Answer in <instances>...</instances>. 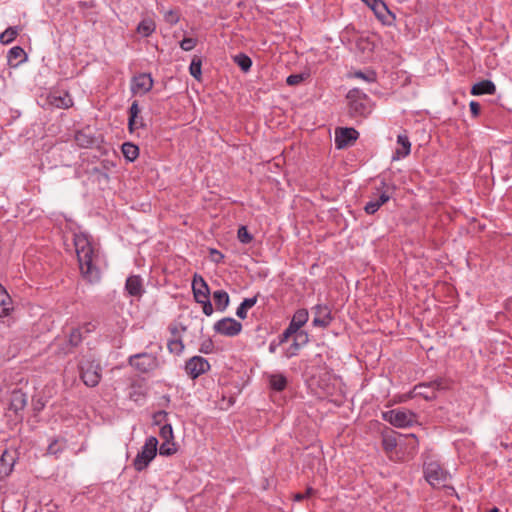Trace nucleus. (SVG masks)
I'll return each mask as SVG.
<instances>
[{
	"mask_svg": "<svg viewBox=\"0 0 512 512\" xmlns=\"http://www.w3.org/2000/svg\"><path fill=\"white\" fill-rule=\"evenodd\" d=\"M75 140L79 146L88 147L93 144L94 140L90 137H87L84 133L79 132L75 136Z\"/></svg>",
	"mask_w": 512,
	"mask_h": 512,
	"instance_id": "nucleus-38",
	"label": "nucleus"
},
{
	"mask_svg": "<svg viewBox=\"0 0 512 512\" xmlns=\"http://www.w3.org/2000/svg\"><path fill=\"white\" fill-rule=\"evenodd\" d=\"M122 153L129 161H134L139 155V148L133 143L126 142L122 145Z\"/></svg>",
	"mask_w": 512,
	"mask_h": 512,
	"instance_id": "nucleus-30",
	"label": "nucleus"
},
{
	"mask_svg": "<svg viewBox=\"0 0 512 512\" xmlns=\"http://www.w3.org/2000/svg\"><path fill=\"white\" fill-rule=\"evenodd\" d=\"M238 239L243 244H248L252 241L253 237L245 226H241L237 233Z\"/></svg>",
	"mask_w": 512,
	"mask_h": 512,
	"instance_id": "nucleus-36",
	"label": "nucleus"
},
{
	"mask_svg": "<svg viewBox=\"0 0 512 512\" xmlns=\"http://www.w3.org/2000/svg\"><path fill=\"white\" fill-rule=\"evenodd\" d=\"M158 440L154 436H150L146 439L141 451L136 455L133 466L135 470H144L149 463L155 458L157 454Z\"/></svg>",
	"mask_w": 512,
	"mask_h": 512,
	"instance_id": "nucleus-3",
	"label": "nucleus"
},
{
	"mask_svg": "<svg viewBox=\"0 0 512 512\" xmlns=\"http://www.w3.org/2000/svg\"><path fill=\"white\" fill-rule=\"evenodd\" d=\"M199 304H202V310H203V313L207 316H210L212 315L213 313V306L211 304V301L209 299H207L206 301H203V302H198Z\"/></svg>",
	"mask_w": 512,
	"mask_h": 512,
	"instance_id": "nucleus-49",
	"label": "nucleus"
},
{
	"mask_svg": "<svg viewBox=\"0 0 512 512\" xmlns=\"http://www.w3.org/2000/svg\"><path fill=\"white\" fill-rule=\"evenodd\" d=\"M213 348V342L210 339H208L201 343L199 350L204 354H210L213 351Z\"/></svg>",
	"mask_w": 512,
	"mask_h": 512,
	"instance_id": "nucleus-47",
	"label": "nucleus"
},
{
	"mask_svg": "<svg viewBox=\"0 0 512 512\" xmlns=\"http://www.w3.org/2000/svg\"><path fill=\"white\" fill-rule=\"evenodd\" d=\"M50 103L57 108H69L73 104L72 99L67 93L58 96L52 95Z\"/></svg>",
	"mask_w": 512,
	"mask_h": 512,
	"instance_id": "nucleus-27",
	"label": "nucleus"
},
{
	"mask_svg": "<svg viewBox=\"0 0 512 512\" xmlns=\"http://www.w3.org/2000/svg\"><path fill=\"white\" fill-rule=\"evenodd\" d=\"M82 341V335L79 329H72L69 335V343L72 346H77Z\"/></svg>",
	"mask_w": 512,
	"mask_h": 512,
	"instance_id": "nucleus-42",
	"label": "nucleus"
},
{
	"mask_svg": "<svg viewBox=\"0 0 512 512\" xmlns=\"http://www.w3.org/2000/svg\"><path fill=\"white\" fill-rule=\"evenodd\" d=\"M74 245L81 274L89 282H97L100 279V271L96 266L99 256L98 250L92 246L85 234H76Z\"/></svg>",
	"mask_w": 512,
	"mask_h": 512,
	"instance_id": "nucleus-1",
	"label": "nucleus"
},
{
	"mask_svg": "<svg viewBox=\"0 0 512 512\" xmlns=\"http://www.w3.org/2000/svg\"><path fill=\"white\" fill-rule=\"evenodd\" d=\"M308 319H309L308 310L304 309V308L298 309L294 313L289 325L298 331V330H300V328L302 326H304L307 323Z\"/></svg>",
	"mask_w": 512,
	"mask_h": 512,
	"instance_id": "nucleus-24",
	"label": "nucleus"
},
{
	"mask_svg": "<svg viewBox=\"0 0 512 512\" xmlns=\"http://www.w3.org/2000/svg\"><path fill=\"white\" fill-rule=\"evenodd\" d=\"M359 94H360L359 90L354 89V90L349 91L347 97H348V99H350L351 111L354 112L355 114L363 115V114H365L367 108L362 102L355 100V98L359 97Z\"/></svg>",
	"mask_w": 512,
	"mask_h": 512,
	"instance_id": "nucleus-23",
	"label": "nucleus"
},
{
	"mask_svg": "<svg viewBox=\"0 0 512 512\" xmlns=\"http://www.w3.org/2000/svg\"><path fill=\"white\" fill-rule=\"evenodd\" d=\"M216 309L223 312L229 305V295L224 290H217L213 293Z\"/></svg>",
	"mask_w": 512,
	"mask_h": 512,
	"instance_id": "nucleus-25",
	"label": "nucleus"
},
{
	"mask_svg": "<svg viewBox=\"0 0 512 512\" xmlns=\"http://www.w3.org/2000/svg\"><path fill=\"white\" fill-rule=\"evenodd\" d=\"M297 333V330L292 326L288 325V327L283 331V333L279 336V344H283L288 341V339Z\"/></svg>",
	"mask_w": 512,
	"mask_h": 512,
	"instance_id": "nucleus-41",
	"label": "nucleus"
},
{
	"mask_svg": "<svg viewBox=\"0 0 512 512\" xmlns=\"http://www.w3.org/2000/svg\"><path fill=\"white\" fill-rule=\"evenodd\" d=\"M397 144L399 147L396 149L395 154L393 156L394 160L406 157L407 155H409L411 149V143L406 134H399L397 136Z\"/></svg>",
	"mask_w": 512,
	"mask_h": 512,
	"instance_id": "nucleus-16",
	"label": "nucleus"
},
{
	"mask_svg": "<svg viewBox=\"0 0 512 512\" xmlns=\"http://www.w3.org/2000/svg\"><path fill=\"white\" fill-rule=\"evenodd\" d=\"M80 378L87 387H96L102 378V367L99 362L83 358L79 364Z\"/></svg>",
	"mask_w": 512,
	"mask_h": 512,
	"instance_id": "nucleus-2",
	"label": "nucleus"
},
{
	"mask_svg": "<svg viewBox=\"0 0 512 512\" xmlns=\"http://www.w3.org/2000/svg\"><path fill=\"white\" fill-rule=\"evenodd\" d=\"M15 458L12 453L5 450L0 458V476L7 477L13 470Z\"/></svg>",
	"mask_w": 512,
	"mask_h": 512,
	"instance_id": "nucleus-18",
	"label": "nucleus"
},
{
	"mask_svg": "<svg viewBox=\"0 0 512 512\" xmlns=\"http://www.w3.org/2000/svg\"><path fill=\"white\" fill-rule=\"evenodd\" d=\"M18 34V30L15 27H9L4 32L0 34V42L3 44H8L12 42Z\"/></svg>",
	"mask_w": 512,
	"mask_h": 512,
	"instance_id": "nucleus-33",
	"label": "nucleus"
},
{
	"mask_svg": "<svg viewBox=\"0 0 512 512\" xmlns=\"http://www.w3.org/2000/svg\"><path fill=\"white\" fill-rule=\"evenodd\" d=\"M270 387L275 391H282L285 389L287 379L282 374H272L269 377Z\"/></svg>",
	"mask_w": 512,
	"mask_h": 512,
	"instance_id": "nucleus-29",
	"label": "nucleus"
},
{
	"mask_svg": "<svg viewBox=\"0 0 512 512\" xmlns=\"http://www.w3.org/2000/svg\"><path fill=\"white\" fill-rule=\"evenodd\" d=\"M448 387L447 381L444 379H437L429 383H422L414 387L415 395L422 396L426 400H433L436 398V392L444 390Z\"/></svg>",
	"mask_w": 512,
	"mask_h": 512,
	"instance_id": "nucleus-6",
	"label": "nucleus"
},
{
	"mask_svg": "<svg viewBox=\"0 0 512 512\" xmlns=\"http://www.w3.org/2000/svg\"><path fill=\"white\" fill-rule=\"evenodd\" d=\"M44 404L41 403V404H37V406L35 407V410H41L43 408Z\"/></svg>",
	"mask_w": 512,
	"mask_h": 512,
	"instance_id": "nucleus-58",
	"label": "nucleus"
},
{
	"mask_svg": "<svg viewBox=\"0 0 512 512\" xmlns=\"http://www.w3.org/2000/svg\"><path fill=\"white\" fill-rule=\"evenodd\" d=\"M168 348L171 352L179 353L183 349L182 342L179 340H173L168 343Z\"/></svg>",
	"mask_w": 512,
	"mask_h": 512,
	"instance_id": "nucleus-48",
	"label": "nucleus"
},
{
	"mask_svg": "<svg viewBox=\"0 0 512 512\" xmlns=\"http://www.w3.org/2000/svg\"><path fill=\"white\" fill-rule=\"evenodd\" d=\"M125 290L130 296L140 298L145 292L142 278L138 275L129 276L125 283Z\"/></svg>",
	"mask_w": 512,
	"mask_h": 512,
	"instance_id": "nucleus-14",
	"label": "nucleus"
},
{
	"mask_svg": "<svg viewBox=\"0 0 512 512\" xmlns=\"http://www.w3.org/2000/svg\"><path fill=\"white\" fill-rule=\"evenodd\" d=\"M424 476L427 482L433 487L444 486L448 474L443 470L438 462L431 461L424 465Z\"/></svg>",
	"mask_w": 512,
	"mask_h": 512,
	"instance_id": "nucleus-4",
	"label": "nucleus"
},
{
	"mask_svg": "<svg viewBox=\"0 0 512 512\" xmlns=\"http://www.w3.org/2000/svg\"><path fill=\"white\" fill-rule=\"evenodd\" d=\"M356 48L363 53H370L374 49V44L366 37H359L356 40Z\"/></svg>",
	"mask_w": 512,
	"mask_h": 512,
	"instance_id": "nucleus-32",
	"label": "nucleus"
},
{
	"mask_svg": "<svg viewBox=\"0 0 512 512\" xmlns=\"http://www.w3.org/2000/svg\"><path fill=\"white\" fill-rule=\"evenodd\" d=\"M211 254L213 255V260L217 263L223 259V255L217 250H211Z\"/></svg>",
	"mask_w": 512,
	"mask_h": 512,
	"instance_id": "nucleus-54",
	"label": "nucleus"
},
{
	"mask_svg": "<svg viewBox=\"0 0 512 512\" xmlns=\"http://www.w3.org/2000/svg\"><path fill=\"white\" fill-rule=\"evenodd\" d=\"M313 493H314L313 488L309 487V488H307L305 493H297V494H295L294 495V500L295 501H302L303 499L311 496Z\"/></svg>",
	"mask_w": 512,
	"mask_h": 512,
	"instance_id": "nucleus-52",
	"label": "nucleus"
},
{
	"mask_svg": "<svg viewBox=\"0 0 512 512\" xmlns=\"http://www.w3.org/2000/svg\"><path fill=\"white\" fill-rule=\"evenodd\" d=\"M140 113V108L137 101H134L129 108V121L128 128L130 132H133L135 129L143 126V120L138 119V115Z\"/></svg>",
	"mask_w": 512,
	"mask_h": 512,
	"instance_id": "nucleus-20",
	"label": "nucleus"
},
{
	"mask_svg": "<svg viewBox=\"0 0 512 512\" xmlns=\"http://www.w3.org/2000/svg\"><path fill=\"white\" fill-rule=\"evenodd\" d=\"M62 451V447L57 440L51 442L47 448V453L50 455H58Z\"/></svg>",
	"mask_w": 512,
	"mask_h": 512,
	"instance_id": "nucleus-46",
	"label": "nucleus"
},
{
	"mask_svg": "<svg viewBox=\"0 0 512 512\" xmlns=\"http://www.w3.org/2000/svg\"><path fill=\"white\" fill-rule=\"evenodd\" d=\"M44 404L41 403V404H37V406L35 407V410H41L43 408Z\"/></svg>",
	"mask_w": 512,
	"mask_h": 512,
	"instance_id": "nucleus-57",
	"label": "nucleus"
},
{
	"mask_svg": "<svg viewBox=\"0 0 512 512\" xmlns=\"http://www.w3.org/2000/svg\"><path fill=\"white\" fill-rule=\"evenodd\" d=\"M312 312L314 314L313 326L326 328L332 322L331 310L327 305L318 304L312 308Z\"/></svg>",
	"mask_w": 512,
	"mask_h": 512,
	"instance_id": "nucleus-11",
	"label": "nucleus"
},
{
	"mask_svg": "<svg viewBox=\"0 0 512 512\" xmlns=\"http://www.w3.org/2000/svg\"><path fill=\"white\" fill-rule=\"evenodd\" d=\"M196 45V40L193 39V38H184L181 42H180V47L181 49H183L184 51H190L192 50Z\"/></svg>",
	"mask_w": 512,
	"mask_h": 512,
	"instance_id": "nucleus-43",
	"label": "nucleus"
},
{
	"mask_svg": "<svg viewBox=\"0 0 512 512\" xmlns=\"http://www.w3.org/2000/svg\"><path fill=\"white\" fill-rule=\"evenodd\" d=\"M27 405V397L21 390L13 391L10 399L9 409L16 414L23 411Z\"/></svg>",
	"mask_w": 512,
	"mask_h": 512,
	"instance_id": "nucleus-17",
	"label": "nucleus"
},
{
	"mask_svg": "<svg viewBox=\"0 0 512 512\" xmlns=\"http://www.w3.org/2000/svg\"><path fill=\"white\" fill-rule=\"evenodd\" d=\"M304 80V76L302 74H292L289 75L286 79V83L290 86L298 85Z\"/></svg>",
	"mask_w": 512,
	"mask_h": 512,
	"instance_id": "nucleus-45",
	"label": "nucleus"
},
{
	"mask_svg": "<svg viewBox=\"0 0 512 512\" xmlns=\"http://www.w3.org/2000/svg\"><path fill=\"white\" fill-rule=\"evenodd\" d=\"M390 199V195L387 192H381L375 199L370 200L366 203L364 210L367 214H374L379 208Z\"/></svg>",
	"mask_w": 512,
	"mask_h": 512,
	"instance_id": "nucleus-19",
	"label": "nucleus"
},
{
	"mask_svg": "<svg viewBox=\"0 0 512 512\" xmlns=\"http://www.w3.org/2000/svg\"><path fill=\"white\" fill-rule=\"evenodd\" d=\"M175 452L176 446L172 440L164 441L159 448L160 455L170 456L173 455Z\"/></svg>",
	"mask_w": 512,
	"mask_h": 512,
	"instance_id": "nucleus-35",
	"label": "nucleus"
},
{
	"mask_svg": "<svg viewBox=\"0 0 512 512\" xmlns=\"http://www.w3.org/2000/svg\"><path fill=\"white\" fill-rule=\"evenodd\" d=\"M192 290L196 302H203L209 299V287L206 281L201 276H194L192 281Z\"/></svg>",
	"mask_w": 512,
	"mask_h": 512,
	"instance_id": "nucleus-13",
	"label": "nucleus"
},
{
	"mask_svg": "<svg viewBox=\"0 0 512 512\" xmlns=\"http://www.w3.org/2000/svg\"><path fill=\"white\" fill-rule=\"evenodd\" d=\"M359 133L354 128H338L335 132L336 147L341 149L353 144Z\"/></svg>",
	"mask_w": 512,
	"mask_h": 512,
	"instance_id": "nucleus-12",
	"label": "nucleus"
},
{
	"mask_svg": "<svg viewBox=\"0 0 512 512\" xmlns=\"http://www.w3.org/2000/svg\"><path fill=\"white\" fill-rule=\"evenodd\" d=\"M213 328L218 334L234 337L241 332L242 324L231 317H225L217 321Z\"/></svg>",
	"mask_w": 512,
	"mask_h": 512,
	"instance_id": "nucleus-8",
	"label": "nucleus"
},
{
	"mask_svg": "<svg viewBox=\"0 0 512 512\" xmlns=\"http://www.w3.org/2000/svg\"><path fill=\"white\" fill-rule=\"evenodd\" d=\"M295 339H297L298 342H300L302 344V346L306 345L309 338H308V333L305 332V331H297V333H295Z\"/></svg>",
	"mask_w": 512,
	"mask_h": 512,
	"instance_id": "nucleus-50",
	"label": "nucleus"
},
{
	"mask_svg": "<svg viewBox=\"0 0 512 512\" xmlns=\"http://www.w3.org/2000/svg\"><path fill=\"white\" fill-rule=\"evenodd\" d=\"M155 28V22L150 18H146L138 24L137 31L141 35L148 37L155 31Z\"/></svg>",
	"mask_w": 512,
	"mask_h": 512,
	"instance_id": "nucleus-28",
	"label": "nucleus"
},
{
	"mask_svg": "<svg viewBox=\"0 0 512 512\" xmlns=\"http://www.w3.org/2000/svg\"><path fill=\"white\" fill-rule=\"evenodd\" d=\"M129 364L136 370L147 373L157 368L158 361L153 354L139 353L129 357Z\"/></svg>",
	"mask_w": 512,
	"mask_h": 512,
	"instance_id": "nucleus-5",
	"label": "nucleus"
},
{
	"mask_svg": "<svg viewBox=\"0 0 512 512\" xmlns=\"http://www.w3.org/2000/svg\"><path fill=\"white\" fill-rule=\"evenodd\" d=\"M382 444H383L384 450L387 452L394 450L397 446L396 439L394 437H390V436L384 437Z\"/></svg>",
	"mask_w": 512,
	"mask_h": 512,
	"instance_id": "nucleus-40",
	"label": "nucleus"
},
{
	"mask_svg": "<svg viewBox=\"0 0 512 512\" xmlns=\"http://www.w3.org/2000/svg\"><path fill=\"white\" fill-rule=\"evenodd\" d=\"M496 91L495 84L490 80H483L473 85L471 94L473 95H493Z\"/></svg>",
	"mask_w": 512,
	"mask_h": 512,
	"instance_id": "nucleus-22",
	"label": "nucleus"
},
{
	"mask_svg": "<svg viewBox=\"0 0 512 512\" xmlns=\"http://www.w3.org/2000/svg\"><path fill=\"white\" fill-rule=\"evenodd\" d=\"M24 55H25V52H24L23 48H21L20 46H15V47L11 48L8 53V61H9V63H12L14 60H17Z\"/></svg>",
	"mask_w": 512,
	"mask_h": 512,
	"instance_id": "nucleus-37",
	"label": "nucleus"
},
{
	"mask_svg": "<svg viewBox=\"0 0 512 512\" xmlns=\"http://www.w3.org/2000/svg\"><path fill=\"white\" fill-rule=\"evenodd\" d=\"M469 106H470V111H471L472 115L474 117H477L480 113V104L475 101H471Z\"/></svg>",
	"mask_w": 512,
	"mask_h": 512,
	"instance_id": "nucleus-53",
	"label": "nucleus"
},
{
	"mask_svg": "<svg viewBox=\"0 0 512 512\" xmlns=\"http://www.w3.org/2000/svg\"><path fill=\"white\" fill-rule=\"evenodd\" d=\"M368 7L375 13L376 17L383 24H391L395 18L394 15L388 10V7L382 0H362Z\"/></svg>",
	"mask_w": 512,
	"mask_h": 512,
	"instance_id": "nucleus-10",
	"label": "nucleus"
},
{
	"mask_svg": "<svg viewBox=\"0 0 512 512\" xmlns=\"http://www.w3.org/2000/svg\"><path fill=\"white\" fill-rule=\"evenodd\" d=\"M153 80L149 74H140L133 79L132 90L137 93H147L152 89Z\"/></svg>",
	"mask_w": 512,
	"mask_h": 512,
	"instance_id": "nucleus-15",
	"label": "nucleus"
},
{
	"mask_svg": "<svg viewBox=\"0 0 512 512\" xmlns=\"http://www.w3.org/2000/svg\"><path fill=\"white\" fill-rule=\"evenodd\" d=\"M302 347V344L297 341V339H294L292 345L290 346L287 356L291 357L297 354L298 350Z\"/></svg>",
	"mask_w": 512,
	"mask_h": 512,
	"instance_id": "nucleus-51",
	"label": "nucleus"
},
{
	"mask_svg": "<svg viewBox=\"0 0 512 512\" xmlns=\"http://www.w3.org/2000/svg\"><path fill=\"white\" fill-rule=\"evenodd\" d=\"M355 77L362 79L366 82H374L376 80V76L374 72L364 73L361 71H358L355 73Z\"/></svg>",
	"mask_w": 512,
	"mask_h": 512,
	"instance_id": "nucleus-44",
	"label": "nucleus"
},
{
	"mask_svg": "<svg viewBox=\"0 0 512 512\" xmlns=\"http://www.w3.org/2000/svg\"><path fill=\"white\" fill-rule=\"evenodd\" d=\"M201 59L198 57H194L191 61L189 72L195 79H200L202 71H201Z\"/></svg>",
	"mask_w": 512,
	"mask_h": 512,
	"instance_id": "nucleus-34",
	"label": "nucleus"
},
{
	"mask_svg": "<svg viewBox=\"0 0 512 512\" xmlns=\"http://www.w3.org/2000/svg\"><path fill=\"white\" fill-rule=\"evenodd\" d=\"M160 437L164 440H173V429L170 424H165L160 428Z\"/></svg>",
	"mask_w": 512,
	"mask_h": 512,
	"instance_id": "nucleus-39",
	"label": "nucleus"
},
{
	"mask_svg": "<svg viewBox=\"0 0 512 512\" xmlns=\"http://www.w3.org/2000/svg\"><path fill=\"white\" fill-rule=\"evenodd\" d=\"M234 62L241 68L242 71L248 72L252 66V60L249 56L239 53L233 57Z\"/></svg>",
	"mask_w": 512,
	"mask_h": 512,
	"instance_id": "nucleus-31",
	"label": "nucleus"
},
{
	"mask_svg": "<svg viewBox=\"0 0 512 512\" xmlns=\"http://www.w3.org/2000/svg\"><path fill=\"white\" fill-rule=\"evenodd\" d=\"M167 416V413L165 411H159L154 415L155 421L158 423L162 419H164Z\"/></svg>",
	"mask_w": 512,
	"mask_h": 512,
	"instance_id": "nucleus-55",
	"label": "nucleus"
},
{
	"mask_svg": "<svg viewBox=\"0 0 512 512\" xmlns=\"http://www.w3.org/2000/svg\"><path fill=\"white\" fill-rule=\"evenodd\" d=\"M384 419L395 427L411 426L415 422V414L405 410H391L383 414Z\"/></svg>",
	"mask_w": 512,
	"mask_h": 512,
	"instance_id": "nucleus-7",
	"label": "nucleus"
},
{
	"mask_svg": "<svg viewBox=\"0 0 512 512\" xmlns=\"http://www.w3.org/2000/svg\"><path fill=\"white\" fill-rule=\"evenodd\" d=\"M257 303V296L251 298H245L236 310V315L240 319L247 317L248 309L252 308Z\"/></svg>",
	"mask_w": 512,
	"mask_h": 512,
	"instance_id": "nucleus-26",
	"label": "nucleus"
},
{
	"mask_svg": "<svg viewBox=\"0 0 512 512\" xmlns=\"http://www.w3.org/2000/svg\"><path fill=\"white\" fill-rule=\"evenodd\" d=\"M12 310V299L5 288L0 284V317L8 316Z\"/></svg>",
	"mask_w": 512,
	"mask_h": 512,
	"instance_id": "nucleus-21",
	"label": "nucleus"
},
{
	"mask_svg": "<svg viewBox=\"0 0 512 512\" xmlns=\"http://www.w3.org/2000/svg\"><path fill=\"white\" fill-rule=\"evenodd\" d=\"M209 369V362L201 356H193L185 364V371L192 379L198 378Z\"/></svg>",
	"mask_w": 512,
	"mask_h": 512,
	"instance_id": "nucleus-9",
	"label": "nucleus"
},
{
	"mask_svg": "<svg viewBox=\"0 0 512 512\" xmlns=\"http://www.w3.org/2000/svg\"><path fill=\"white\" fill-rule=\"evenodd\" d=\"M278 345H280V344L279 343L277 344L275 342H271L270 345H269V352L270 353H275Z\"/></svg>",
	"mask_w": 512,
	"mask_h": 512,
	"instance_id": "nucleus-56",
	"label": "nucleus"
}]
</instances>
